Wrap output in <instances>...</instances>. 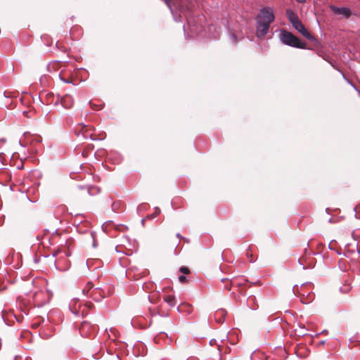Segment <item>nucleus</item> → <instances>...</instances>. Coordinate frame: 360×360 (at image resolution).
<instances>
[{
    "label": "nucleus",
    "mask_w": 360,
    "mask_h": 360,
    "mask_svg": "<svg viewBox=\"0 0 360 360\" xmlns=\"http://www.w3.org/2000/svg\"><path fill=\"white\" fill-rule=\"evenodd\" d=\"M162 1L166 4L167 7L172 11V6H171V4H170V1L169 0H162Z\"/></svg>",
    "instance_id": "393cba45"
},
{
    "label": "nucleus",
    "mask_w": 360,
    "mask_h": 360,
    "mask_svg": "<svg viewBox=\"0 0 360 360\" xmlns=\"http://www.w3.org/2000/svg\"><path fill=\"white\" fill-rule=\"evenodd\" d=\"M92 305L91 303H86L82 305L78 300H72L70 303L69 308L75 316H84L87 314Z\"/></svg>",
    "instance_id": "423d86ee"
},
{
    "label": "nucleus",
    "mask_w": 360,
    "mask_h": 360,
    "mask_svg": "<svg viewBox=\"0 0 360 360\" xmlns=\"http://www.w3.org/2000/svg\"><path fill=\"white\" fill-rule=\"evenodd\" d=\"M300 327L301 329L305 330V327H304V325L300 326Z\"/></svg>",
    "instance_id": "c756f323"
},
{
    "label": "nucleus",
    "mask_w": 360,
    "mask_h": 360,
    "mask_svg": "<svg viewBox=\"0 0 360 360\" xmlns=\"http://www.w3.org/2000/svg\"><path fill=\"white\" fill-rule=\"evenodd\" d=\"M38 326H39V323H34L32 324V327H33V328H37Z\"/></svg>",
    "instance_id": "a878e982"
},
{
    "label": "nucleus",
    "mask_w": 360,
    "mask_h": 360,
    "mask_svg": "<svg viewBox=\"0 0 360 360\" xmlns=\"http://www.w3.org/2000/svg\"><path fill=\"white\" fill-rule=\"evenodd\" d=\"M180 272L183 273L184 274H188L190 273V270L186 266H181L179 269Z\"/></svg>",
    "instance_id": "aec40b11"
},
{
    "label": "nucleus",
    "mask_w": 360,
    "mask_h": 360,
    "mask_svg": "<svg viewBox=\"0 0 360 360\" xmlns=\"http://www.w3.org/2000/svg\"><path fill=\"white\" fill-rule=\"evenodd\" d=\"M226 312L224 309H218L214 314L215 321L218 323H222L225 320Z\"/></svg>",
    "instance_id": "4468645a"
},
{
    "label": "nucleus",
    "mask_w": 360,
    "mask_h": 360,
    "mask_svg": "<svg viewBox=\"0 0 360 360\" xmlns=\"http://www.w3.org/2000/svg\"><path fill=\"white\" fill-rule=\"evenodd\" d=\"M58 77L64 83L70 84L72 82L73 73L72 70L64 68L60 70Z\"/></svg>",
    "instance_id": "6e6552de"
},
{
    "label": "nucleus",
    "mask_w": 360,
    "mask_h": 360,
    "mask_svg": "<svg viewBox=\"0 0 360 360\" xmlns=\"http://www.w3.org/2000/svg\"><path fill=\"white\" fill-rule=\"evenodd\" d=\"M230 38H231V41H232L233 43H236V41H237V38H236V36L234 34H230Z\"/></svg>",
    "instance_id": "5701e85b"
},
{
    "label": "nucleus",
    "mask_w": 360,
    "mask_h": 360,
    "mask_svg": "<svg viewBox=\"0 0 360 360\" xmlns=\"http://www.w3.org/2000/svg\"><path fill=\"white\" fill-rule=\"evenodd\" d=\"M320 334H328V330H324Z\"/></svg>",
    "instance_id": "c85d7f7f"
},
{
    "label": "nucleus",
    "mask_w": 360,
    "mask_h": 360,
    "mask_svg": "<svg viewBox=\"0 0 360 360\" xmlns=\"http://www.w3.org/2000/svg\"><path fill=\"white\" fill-rule=\"evenodd\" d=\"M65 65V64L60 61H53L47 65V69L49 72H56L58 70H60V69L64 68L63 67Z\"/></svg>",
    "instance_id": "f8f14e48"
},
{
    "label": "nucleus",
    "mask_w": 360,
    "mask_h": 360,
    "mask_svg": "<svg viewBox=\"0 0 360 360\" xmlns=\"http://www.w3.org/2000/svg\"><path fill=\"white\" fill-rule=\"evenodd\" d=\"M89 137H90V139H92V140H94V138H93V136H92V134H90V135H89Z\"/></svg>",
    "instance_id": "2f4dec72"
},
{
    "label": "nucleus",
    "mask_w": 360,
    "mask_h": 360,
    "mask_svg": "<svg viewBox=\"0 0 360 360\" xmlns=\"http://www.w3.org/2000/svg\"><path fill=\"white\" fill-rule=\"evenodd\" d=\"M300 334H301L302 335H305V333H304V332H303V333H300Z\"/></svg>",
    "instance_id": "f704fd0d"
},
{
    "label": "nucleus",
    "mask_w": 360,
    "mask_h": 360,
    "mask_svg": "<svg viewBox=\"0 0 360 360\" xmlns=\"http://www.w3.org/2000/svg\"><path fill=\"white\" fill-rule=\"evenodd\" d=\"M286 15L292 27L303 37L311 41H314L316 40V38L305 28L303 23L300 20L297 15L293 11L288 9L286 11Z\"/></svg>",
    "instance_id": "f03ea898"
},
{
    "label": "nucleus",
    "mask_w": 360,
    "mask_h": 360,
    "mask_svg": "<svg viewBox=\"0 0 360 360\" xmlns=\"http://www.w3.org/2000/svg\"><path fill=\"white\" fill-rule=\"evenodd\" d=\"M94 285L91 282H88L86 286L83 288L82 292L84 295L86 296H89L90 293L92 292Z\"/></svg>",
    "instance_id": "a211bd4d"
},
{
    "label": "nucleus",
    "mask_w": 360,
    "mask_h": 360,
    "mask_svg": "<svg viewBox=\"0 0 360 360\" xmlns=\"http://www.w3.org/2000/svg\"><path fill=\"white\" fill-rule=\"evenodd\" d=\"M179 281L180 283H184L186 281V277L184 275H181L179 277Z\"/></svg>",
    "instance_id": "4be33fe9"
},
{
    "label": "nucleus",
    "mask_w": 360,
    "mask_h": 360,
    "mask_svg": "<svg viewBox=\"0 0 360 360\" xmlns=\"http://www.w3.org/2000/svg\"><path fill=\"white\" fill-rule=\"evenodd\" d=\"M72 255V252L68 248H64L58 250L56 252L53 254L55 257H56V259L55 261V264L60 271H65L69 269L70 266V262L68 259V257H70Z\"/></svg>",
    "instance_id": "7ed1b4c3"
},
{
    "label": "nucleus",
    "mask_w": 360,
    "mask_h": 360,
    "mask_svg": "<svg viewBox=\"0 0 360 360\" xmlns=\"http://www.w3.org/2000/svg\"><path fill=\"white\" fill-rule=\"evenodd\" d=\"M275 16L272 8H262L257 17V36L264 37L268 32L270 25L274 21Z\"/></svg>",
    "instance_id": "f257e3e1"
},
{
    "label": "nucleus",
    "mask_w": 360,
    "mask_h": 360,
    "mask_svg": "<svg viewBox=\"0 0 360 360\" xmlns=\"http://www.w3.org/2000/svg\"><path fill=\"white\" fill-rule=\"evenodd\" d=\"M300 2H304L305 0H298Z\"/></svg>",
    "instance_id": "72a5a7b5"
},
{
    "label": "nucleus",
    "mask_w": 360,
    "mask_h": 360,
    "mask_svg": "<svg viewBox=\"0 0 360 360\" xmlns=\"http://www.w3.org/2000/svg\"><path fill=\"white\" fill-rule=\"evenodd\" d=\"M41 101L44 104L58 105L60 103V96L55 95L51 92L41 95Z\"/></svg>",
    "instance_id": "0eeeda50"
},
{
    "label": "nucleus",
    "mask_w": 360,
    "mask_h": 360,
    "mask_svg": "<svg viewBox=\"0 0 360 360\" xmlns=\"http://www.w3.org/2000/svg\"><path fill=\"white\" fill-rule=\"evenodd\" d=\"M5 142V140L2 139V140H0V144H2ZM2 154V152L0 151V155Z\"/></svg>",
    "instance_id": "cd10ccee"
},
{
    "label": "nucleus",
    "mask_w": 360,
    "mask_h": 360,
    "mask_svg": "<svg viewBox=\"0 0 360 360\" xmlns=\"http://www.w3.org/2000/svg\"><path fill=\"white\" fill-rule=\"evenodd\" d=\"M93 298L94 300L98 302L103 297L100 288H94L90 293L89 296Z\"/></svg>",
    "instance_id": "2eb2a0df"
},
{
    "label": "nucleus",
    "mask_w": 360,
    "mask_h": 360,
    "mask_svg": "<svg viewBox=\"0 0 360 360\" xmlns=\"http://www.w3.org/2000/svg\"><path fill=\"white\" fill-rule=\"evenodd\" d=\"M247 304L252 310H256L258 308V304L256 302V297L252 295L248 298Z\"/></svg>",
    "instance_id": "f3484780"
},
{
    "label": "nucleus",
    "mask_w": 360,
    "mask_h": 360,
    "mask_svg": "<svg viewBox=\"0 0 360 360\" xmlns=\"http://www.w3.org/2000/svg\"><path fill=\"white\" fill-rule=\"evenodd\" d=\"M176 237H177V238H182V237H181V234H180V233H177V234H176ZM183 239H184L185 240H186V241H187V240H186V238H183Z\"/></svg>",
    "instance_id": "bb28decb"
},
{
    "label": "nucleus",
    "mask_w": 360,
    "mask_h": 360,
    "mask_svg": "<svg viewBox=\"0 0 360 360\" xmlns=\"http://www.w3.org/2000/svg\"><path fill=\"white\" fill-rule=\"evenodd\" d=\"M94 330L95 327L91 326L89 323L84 321L79 328V333L82 336L89 337Z\"/></svg>",
    "instance_id": "9d476101"
},
{
    "label": "nucleus",
    "mask_w": 360,
    "mask_h": 360,
    "mask_svg": "<svg viewBox=\"0 0 360 360\" xmlns=\"http://www.w3.org/2000/svg\"><path fill=\"white\" fill-rule=\"evenodd\" d=\"M225 281H228L226 278H224V279H221V281L222 282H224Z\"/></svg>",
    "instance_id": "473e14b6"
},
{
    "label": "nucleus",
    "mask_w": 360,
    "mask_h": 360,
    "mask_svg": "<svg viewBox=\"0 0 360 360\" xmlns=\"http://www.w3.org/2000/svg\"><path fill=\"white\" fill-rule=\"evenodd\" d=\"M163 300L171 307H174L176 304L175 297L173 295H165L163 297Z\"/></svg>",
    "instance_id": "dca6fc26"
},
{
    "label": "nucleus",
    "mask_w": 360,
    "mask_h": 360,
    "mask_svg": "<svg viewBox=\"0 0 360 360\" xmlns=\"http://www.w3.org/2000/svg\"><path fill=\"white\" fill-rule=\"evenodd\" d=\"M350 286L349 285H344L340 288V290L343 292H347L350 290Z\"/></svg>",
    "instance_id": "412c9836"
},
{
    "label": "nucleus",
    "mask_w": 360,
    "mask_h": 360,
    "mask_svg": "<svg viewBox=\"0 0 360 360\" xmlns=\"http://www.w3.org/2000/svg\"><path fill=\"white\" fill-rule=\"evenodd\" d=\"M279 39L283 44L292 47L299 49L306 48L305 42L302 41L297 37L285 30H281Z\"/></svg>",
    "instance_id": "20e7f679"
},
{
    "label": "nucleus",
    "mask_w": 360,
    "mask_h": 360,
    "mask_svg": "<svg viewBox=\"0 0 360 360\" xmlns=\"http://www.w3.org/2000/svg\"><path fill=\"white\" fill-rule=\"evenodd\" d=\"M220 360H221V359Z\"/></svg>",
    "instance_id": "c9c22d12"
},
{
    "label": "nucleus",
    "mask_w": 360,
    "mask_h": 360,
    "mask_svg": "<svg viewBox=\"0 0 360 360\" xmlns=\"http://www.w3.org/2000/svg\"><path fill=\"white\" fill-rule=\"evenodd\" d=\"M177 309H178L179 311H186L188 313H191V305L187 304H181L180 306H179Z\"/></svg>",
    "instance_id": "6ab92c4d"
},
{
    "label": "nucleus",
    "mask_w": 360,
    "mask_h": 360,
    "mask_svg": "<svg viewBox=\"0 0 360 360\" xmlns=\"http://www.w3.org/2000/svg\"><path fill=\"white\" fill-rule=\"evenodd\" d=\"M62 106L65 109L71 108L74 105V99L72 96L70 94H66L65 96L60 97V103Z\"/></svg>",
    "instance_id": "9b49d317"
},
{
    "label": "nucleus",
    "mask_w": 360,
    "mask_h": 360,
    "mask_svg": "<svg viewBox=\"0 0 360 360\" xmlns=\"http://www.w3.org/2000/svg\"><path fill=\"white\" fill-rule=\"evenodd\" d=\"M41 295L45 296V295H46V293L42 290H40L39 292H34V294L33 295L34 301L36 303V304H37L38 306H41L46 302L45 299H41Z\"/></svg>",
    "instance_id": "ddd939ff"
},
{
    "label": "nucleus",
    "mask_w": 360,
    "mask_h": 360,
    "mask_svg": "<svg viewBox=\"0 0 360 360\" xmlns=\"http://www.w3.org/2000/svg\"><path fill=\"white\" fill-rule=\"evenodd\" d=\"M312 288V284L311 283H306L302 284L300 288L297 285L294 286L293 292L300 297V300L302 303L307 304L311 302L314 299Z\"/></svg>",
    "instance_id": "39448f33"
},
{
    "label": "nucleus",
    "mask_w": 360,
    "mask_h": 360,
    "mask_svg": "<svg viewBox=\"0 0 360 360\" xmlns=\"http://www.w3.org/2000/svg\"><path fill=\"white\" fill-rule=\"evenodd\" d=\"M324 343H325V341H324V340L321 341V342H319V344H320V345H323Z\"/></svg>",
    "instance_id": "7c9ffc66"
},
{
    "label": "nucleus",
    "mask_w": 360,
    "mask_h": 360,
    "mask_svg": "<svg viewBox=\"0 0 360 360\" xmlns=\"http://www.w3.org/2000/svg\"><path fill=\"white\" fill-rule=\"evenodd\" d=\"M278 352L279 353H281V354H283V355H285V354H286L285 349L283 348H282V347L278 348Z\"/></svg>",
    "instance_id": "b1692460"
},
{
    "label": "nucleus",
    "mask_w": 360,
    "mask_h": 360,
    "mask_svg": "<svg viewBox=\"0 0 360 360\" xmlns=\"http://www.w3.org/2000/svg\"><path fill=\"white\" fill-rule=\"evenodd\" d=\"M330 9L335 14V15H342L346 18H349L352 15V11L350 8L347 7H337L335 6H330Z\"/></svg>",
    "instance_id": "1a4fd4ad"
}]
</instances>
